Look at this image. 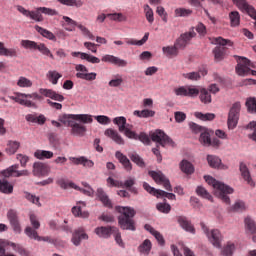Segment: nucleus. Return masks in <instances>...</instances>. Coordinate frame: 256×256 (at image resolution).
Masks as SVG:
<instances>
[{"mask_svg": "<svg viewBox=\"0 0 256 256\" xmlns=\"http://www.w3.org/2000/svg\"><path fill=\"white\" fill-rule=\"evenodd\" d=\"M17 11H19V13H22V15H25V17H30V19H33L34 21H43V16L39 14V12L29 11L23 6H17Z\"/></svg>", "mask_w": 256, "mask_h": 256, "instance_id": "19", "label": "nucleus"}, {"mask_svg": "<svg viewBox=\"0 0 256 256\" xmlns=\"http://www.w3.org/2000/svg\"><path fill=\"white\" fill-rule=\"evenodd\" d=\"M32 173L34 177H45L47 175V166L42 162H35Z\"/></svg>", "mask_w": 256, "mask_h": 256, "instance_id": "22", "label": "nucleus"}, {"mask_svg": "<svg viewBox=\"0 0 256 256\" xmlns=\"http://www.w3.org/2000/svg\"><path fill=\"white\" fill-rule=\"evenodd\" d=\"M104 135H106V137H110V139H113L117 143V145H125V140H123V137L119 135V132H117V130L108 128L105 130Z\"/></svg>", "mask_w": 256, "mask_h": 256, "instance_id": "23", "label": "nucleus"}, {"mask_svg": "<svg viewBox=\"0 0 256 256\" xmlns=\"http://www.w3.org/2000/svg\"><path fill=\"white\" fill-rule=\"evenodd\" d=\"M20 147H21V142L17 140H8L5 151L7 155H15L16 152L19 151Z\"/></svg>", "mask_w": 256, "mask_h": 256, "instance_id": "25", "label": "nucleus"}, {"mask_svg": "<svg viewBox=\"0 0 256 256\" xmlns=\"http://www.w3.org/2000/svg\"><path fill=\"white\" fill-rule=\"evenodd\" d=\"M87 133V126L74 122L71 126V134L76 135V137H85Z\"/></svg>", "mask_w": 256, "mask_h": 256, "instance_id": "24", "label": "nucleus"}, {"mask_svg": "<svg viewBox=\"0 0 256 256\" xmlns=\"http://www.w3.org/2000/svg\"><path fill=\"white\" fill-rule=\"evenodd\" d=\"M140 253H146L148 254L149 251H151V240L146 239L144 242L139 246Z\"/></svg>", "mask_w": 256, "mask_h": 256, "instance_id": "60", "label": "nucleus"}, {"mask_svg": "<svg viewBox=\"0 0 256 256\" xmlns=\"http://www.w3.org/2000/svg\"><path fill=\"white\" fill-rule=\"evenodd\" d=\"M195 35H197V33H195V31H190V32H186L184 34H182L174 43V45L176 46V48L178 49H185L187 47V45H189V41H191L193 39V37H195Z\"/></svg>", "mask_w": 256, "mask_h": 256, "instance_id": "11", "label": "nucleus"}, {"mask_svg": "<svg viewBox=\"0 0 256 256\" xmlns=\"http://www.w3.org/2000/svg\"><path fill=\"white\" fill-rule=\"evenodd\" d=\"M177 222L179 223L180 227L184 229V231H187L188 233H192V235H195V226L187 219L185 216H177Z\"/></svg>", "mask_w": 256, "mask_h": 256, "instance_id": "16", "label": "nucleus"}, {"mask_svg": "<svg viewBox=\"0 0 256 256\" xmlns=\"http://www.w3.org/2000/svg\"><path fill=\"white\" fill-rule=\"evenodd\" d=\"M10 247L13 248L14 251H16V253H18L21 256H29V252L20 244L11 242Z\"/></svg>", "mask_w": 256, "mask_h": 256, "instance_id": "54", "label": "nucleus"}, {"mask_svg": "<svg viewBox=\"0 0 256 256\" xmlns=\"http://www.w3.org/2000/svg\"><path fill=\"white\" fill-rule=\"evenodd\" d=\"M118 213H120L118 217V225L124 231H136L137 227L135 226V220L133 217L136 215L135 209L127 206V207H117Z\"/></svg>", "mask_w": 256, "mask_h": 256, "instance_id": "1", "label": "nucleus"}, {"mask_svg": "<svg viewBox=\"0 0 256 256\" xmlns=\"http://www.w3.org/2000/svg\"><path fill=\"white\" fill-rule=\"evenodd\" d=\"M196 194L203 199L213 202V196H211V194L203 186H198L196 188Z\"/></svg>", "mask_w": 256, "mask_h": 256, "instance_id": "43", "label": "nucleus"}, {"mask_svg": "<svg viewBox=\"0 0 256 256\" xmlns=\"http://www.w3.org/2000/svg\"><path fill=\"white\" fill-rule=\"evenodd\" d=\"M17 86L22 88L33 87V82L29 78L21 76L17 81Z\"/></svg>", "mask_w": 256, "mask_h": 256, "instance_id": "57", "label": "nucleus"}, {"mask_svg": "<svg viewBox=\"0 0 256 256\" xmlns=\"http://www.w3.org/2000/svg\"><path fill=\"white\" fill-rule=\"evenodd\" d=\"M39 93L32 94H20V97H24L25 99H34V101H43V97H48L49 99H53V101H59L60 103L65 101V96L55 92L53 89L40 88Z\"/></svg>", "mask_w": 256, "mask_h": 256, "instance_id": "5", "label": "nucleus"}, {"mask_svg": "<svg viewBox=\"0 0 256 256\" xmlns=\"http://www.w3.org/2000/svg\"><path fill=\"white\" fill-rule=\"evenodd\" d=\"M229 19L231 23V27H239V23H241V15L238 11H232L229 13Z\"/></svg>", "mask_w": 256, "mask_h": 256, "instance_id": "41", "label": "nucleus"}, {"mask_svg": "<svg viewBox=\"0 0 256 256\" xmlns=\"http://www.w3.org/2000/svg\"><path fill=\"white\" fill-rule=\"evenodd\" d=\"M199 99L201 101V103H204V105H209V103H211L212 98H211V93L209 92V90H207V88H201L199 89Z\"/></svg>", "mask_w": 256, "mask_h": 256, "instance_id": "33", "label": "nucleus"}, {"mask_svg": "<svg viewBox=\"0 0 256 256\" xmlns=\"http://www.w3.org/2000/svg\"><path fill=\"white\" fill-rule=\"evenodd\" d=\"M212 43L217 45L212 52L214 59L217 62L223 61V59L229 55V48H227V46L233 47V42L229 39H224L223 37L214 38Z\"/></svg>", "mask_w": 256, "mask_h": 256, "instance_id": "4", "label": "nucleus"}, {"mask_svg": "<svg viewBox=\"0 0 256 256\" xmlns=\"http://www.w3.org/2000/svg\"><path fill=\"white\" fill-rule=\"evenodd\" d=\"M133 115H135L136 117H140L143 119H147L149 117H155V111L153 110H149V109H144L142 111L140 110H135L133 112Z\"/></svg>", "mask_w": 256, "mask_h": 256, "instance_id": "40", "label": "nucleus"}, {"mask_svg": "<svg viewBox=\"0 0 256 256\" xmlns=\"http://www.w3.org/2000/svg\"><path fill=\"white\" fill-rule=\"evenodd\" d=\"M108 19L110 21H117L118 23H123V21H127V17L123 15V13H112L107 14Z\"/></svg>", "mask_w": 256, "mask_h": 256, "instance_id": "52", "label": "nucleus"}, {"mask_svg": "<svg viewBox=\"0 0 256 256\" xmlns=\"http://www.w3.org/2000/svg\"><path fill=\"white\" fill-rule=\"evenodd\" d=\"M199 141L204 147H211V134L207 129L201 132Z\"/></svg>", "mask_w": 256, "mask_h": 256, "instance_id": "38", "label": "nucleus"}, {"mask_svg": "<svg viewBox=\"0 0 256 256\" xmlns=\"http://www.w3.org/2000/svg\"><path fill=\"white\" fill-rule=\"evenodd\" d=\"M180 169L183 173H186V175H192V173H195V167H193V164L187 160L181 161Z\"/></svg>", "mask_w": 256, "mask_h": 256, "instance_id": "35", "label": "nucleus"}, {"mask_svg": "<svg viewBox=\"0 0 256 256\" xmlns=\"http://www.w3.org/2000/svg\"><path fill=\"white\" fill-rule=\"evenodd\" d=\"M62 19L65 22L62 26L65 27L67 25V27H65L66 31H73V27H77L79 25L75 20L69 18V16H63Z\"/></svg>", "mask_w": 256, "mask_h": 256, "instance_id": "47", "label": "nucleus"}, {"mask_svg": "<svg viewBox=\"0 0 256 256\" xmlns=\"http://www.w3.org/2000/svg\"><path fill=\"white\" fill-rule=\"evenodd\" d=\"M151 140L154 141V143H159L161 147H165L166 145H170V147H175V142L171 137H169L165 132L161 130H156L152 134H150ZM159 145L156 146V148L152 149V152L154 155H156L158 162L161 163L163 158L161 157V152L159 151Z\"/></svg>", "mask_w": 256, "mask_h": 256, "instance_id": "3", "label": "nucleus"}, {"mask_svg": "<svg viewBox=\"0 0 256 256\" xmlns=\"http://www.w3.org/2000/svg\"><path fill=\"white\" fill-rule=\"evenodd\" d=\"M75 118L80 123H93V116L91 114H76Z\"/></svg>", "mask_w": 256, "mask_h": 256, "instance_id": "55", "label": "nucleus"}, {"mask_svg": "<svg viewBox=\"0 0 256 256\" xmlns=\"http://www.w3.org/2000/svg\"><path fill=\"white\" fill-rule=\"evenodd\" d=\"M239 171L244 181H246L248 185H253V179L251 178V172H249V168L247 167V164H245L244 162H241L239 166Z\"/></svg>", "mask_w": 256, "mask_h": 256, "instance_id": "26", "label": "nucleus"}, {"mask_svg": "<svg viewBox=\"0 0 256 256\" xmlns=\"http://www.w3.org/2000/svg\"><path fill=\"white\" fill-rule=\"evenodd\" d=\"M36 13H39V15H41V13H44V15L53 16V15H57V10L47 8V7H39L37 8Z\"/></svg>", "mask_w": 256, "mask_h": 256, "instance_id": "61", "label": "nucleus"}, {"mask_svg": "<svg viewBox=\"0 0 256 256\" xmlns=\"http://www.w3.org/2000/svg\"><path fill=\"white\" fill-rule=\"evenodd\" d=\"M115 157L116 159H118L119 163L123 165L125 171H132L133 164H131V160H129L126 155L121 153V151H116Z\"/></svg>", "mask_w": 256, "mask_h": 256, "instance_id": "21", "label": "nucleus"}, {"mask_svg": "<svg viewBox=\"0 0 256 256\" xmlns=\"http://www.w3.org/2000/svg\"><path fill=\"white\" fill-rule=\"evenodd\" d=\"M53 152L47 150H36L34 152V157L43 161L44 159H53Z\"/></svg>", "mask_w": 256, "mask_h": 256, "instance_id": "36", "label": "nucleus"}, {"mask_svg": "<svg viewBox=\"0 0 256 256\" xmlns=\"http://www.w3.org/2000/svg\"><path fill=\"white\" fill-rule=\"evenodd\" d=\"M195 117H197V119H201V121H213V119H215V114L214 113L203 114L201 112H196Z\"/></svg>", "mask_w": 256, "mask_h": 256, "instance_id": "59", "label": "nucleus"}, {"mask_svg": "<svg viewBox=\"0 0 256 256\" xmlns=\"http://www.w3.org/2000/svg\"><path fill=\"white\" fill-rule=\"evenodd\" d=\"M200 226L212 245L218 248L221 247V232L218 229H213L209 232V228L203 222L200 223Z\"/></svg>", "mask_w": 256, "mask_h": 256, "instance_id": "7", "label": "nucleus"}, {"mask_svg": "<svg viewBox=\"0 0 256 256\" xmlns=\"http://www.w3.org/2000/svg\"><path fill=\"white\" fill-rule=\"evenodd\" d=\"M149 40V32H146L141 40H135V39H128L126 40L127 45H138V47H141V45H145L147 41Z\"/></svg>", "mask_w": 256, "mask_h": 256, "instance_id": "44", "label": "nucleus"}, {"mask_svg": "<svg viewBox=\"0 0 256 256\" xmlns=\"http://www.w3.org/2000/svg\"><path fill=\"white\" fill-rule=\"evenodd\" d=\"M46 77H47L48 81L50 83H52V85H57V83H59V79H61V77H63V75H61L59 72H57L55 70H50L46 74Z\"/></svg>", "mask_w": 256, "mask_h": 256, "instance_id": "37", "label": "nucleus"}, {"mask_svg": "<svg viewBox=\"0 0 256 256\" xmlns=\"http://www.w3.org/2000/svg\"><path fill=\"white\" fill-rule=\"evenodd\" d=\"M128 157L131 159V161L133 163H135L136 165H138V167H145V161L143 160V158H141V156H139V154H137L136 152H131L128 154Z\"/></svg>", "mask_w": 256, "mask_h": 256, "instance_id": "45", "label": "nucleus"}, {"mask_svg": "<svg viewBox=\"0 0 256 256\" xmlns=\"http://www.w3.org/2000/svg\"><path fill=\"white\" fill-rule=\"evenodd\" d=\"M207 162L213 169H229L227 165L221 163V158L215 155H208Z\"/></svg>", "mask_w": 256, "mask_h": 256, "instance_id": "20", "label": "nucleus"}, {"mask_svg": "<svg viewBox=\"0 0 256 256\" xmlns=\"http://www.w3.org/2000/svg\"><path fill=\"white\" fill-rule=\"evenodd\" d=\"M87 239H89V235L85 233V229L78 228L73 232L71 241L75 247H79V245H81V241H87Z\"/></svg>", "mask_w": 256, "mask_h": 256, "instance_id": "12", "label": "nucleus"}, {"mask_svg": "<svg viewBox=\"0 0 256 256\" xmlns=\"http://www.w3.org/2000/svg\"><path fill=\"white\" fill-rule=\"evenodd\" d=\"M57 2L67 7H83V1L81 0H57Z\"/></svg>", "mask_w": 256, "mask_h": 256, "instance_id": "50", "label": "nucleus"}, {"mask_svg": "<svg viewBox=\"0 0 256 256\" xmlns=\"http://www.w3.org/2000/svg\"><path fill=\"white\" fill-rule=\"evenodd\" d=\"M75 70L80 71L76 73L77 79H84V81H95V79H97V73H89V70L85 65L78 64L76 65Z\"/></svg>", "mask_w": 256, "mask_h": 256, "instance_id": "10", "label": "nucleus"}, {"mask_svg": "<svg viewBox=\"0 0 256 256\" xmlns=\"http://www.w3.org/2000/svg\"><path fill=\"white\" fill-rule=\"evenodd\" d=\"M114 231H117V227L115 226H101L95 228L94 233H96L98 237H102L103 239H109V237L113 235Z\"/></svg>", "mask_w": 256, "mask_h": 256, "instance_id": "13", "label": "nucleus"}, {"mask_svg": "<svg viewBox=\"0 0 256 256\" xmlns=\"http://www.w3.org/2000/svg\"><path fill=\"white\" fill-rule=\"evenodd\" d=\"M16 169H19V164L12 165L8 169L3 170L1 175L4 177V179H9V177L13 176V173H15Z\"/></svg>", "mask_w": 256, "mask_h": 256, "instance_id": "56", "label": "nucleus"}, {"mask_svg": "<svg viewBox=\"0 0 256 256\" xmlns=\"http://www.w3.org/2000/svg\"><path fill=\"white\" fill-rule=\"evenodd\" d=\"M96 195L98 197V199L101 201V203H103L104 207H113V204L111 203V200L109 199V196H107V194L105 193V191L103 190V188H98Z\"/></svg>", "mask_w": 256, "mask_h": 256, "instance_id": "29", "label": "nucleus"}, {"mask_svg": "<svg viewBox=\"0 0 256 256\" xmlns=\"http://www.w3.org/2000/svg\"><path fill=\"white\" fill-rule=\"evenodd\" d=\"M57 185L61 187V189H78V186L73 182H69L63 178L57 180Z\"/></svg>", "mask_w": 256, "mask_h": 256, "instance_id": "49", "label": "nucleus"}, {"mask_svg": "<svg viewBox=\"0 0 256 256\" xmlns=\"http://www.w3.org/2000/svg\"><path fill=\"white\" fill-rule=\"evenodd\" d=\"M20 45L24 49H34V51H37V48L39 47V43L31 40H22Z\"/></svg>", "mask_w": 256, "mask_h": 256, "instance_id": "53", "label": "nucleus"}, {"mask_svg": "<svg viewBox=\"0 0 256 256\" xmlns=\"http://www.w3.org/2000/svg\"><path fill=\"white\" fill-rule=\"evenodd\" d=\"M245 225H246V229L247 231H249V233H256V225H255V221H253L251 218H246L245 219Z\"/></svg>", "mask_w": 256, "mask_h": 256, "instance_id": "63", "label": "nucleus"}, {"mask_svg": "<svg viewBox=\"0 0 256 256\" xmlns=\"http://www.w3.org/2000/svg\"><path fill=\"white\" fill-rule=\"evenodd\" d=\"M58 121L63 123L65 127H72L75 121H77L76 114H63L59 116Z\"/></svg>", "mask_w": 256, "mask_h": 256, "instance_id": "27", "label": "nucleus"}, {"mask_svg": "<svg viewBox=\"0 0 256 256\" xmlns=\"http://www.w3.org/2000/svg\"><path fill=\"white\" fill-rule=\"evenodd\" d=\"M0 191L5 195H11L13 193V186L6 178L0 179Z\"/></svg>", "mask_w": 256, "mask_h": 256, "instance_id": "31", "label": "nucleus"}, {"mask_svg": "<svg viewBox=\"0 0 256 256\" xmlns=\"http://www.w3.org/2000/svg\"><path fill=\"white\" fill-rule=\"evenodd\" d=\"M114 125L118 126V131L123 133L125 128L127 127V118L120 116L113 119Z\"/></svg>", "mask_w": 256, "mask_h": 256, "instance_id": "39", "label": "nucleus"}, {"mask_svg": "<svg viewBox=\"0 0 256 256\" xmlns=\"http://www.w3.org/2000/svg\"><path fill=\"white\" fill-rule=\"evenodd\" d=\"M24 233H25V235H27V237H29V239H34L35 241H45V242L51 243V238L49 236H46V237L39 236L37 231L32 229L31 226L26 227L24 230Z\"/></svg>", "mask_w": 256, "mask_h": 256, "instance_id": "17", "label": "nucleus"}, {"mask_svg": "<svg viewBox=\"0 0 256 256\" xmlns=\"http://www.w3.org/2000/svg\"><path fill=\"white\" fill-rule=\"evenodd\" d=\"M246 129H250V131H253L252 134H249L248 137L256 143V122L252 121L247 126Z\"/></svg>", "mask_w": 256, "mask_h": 256, "instance_id": "62", "label": "nucleus"}, {"mask_svg": "<svg viewBox=\"0 0 256 256\" xmlns=\"http://www.w3.org/2000/svg\"><path fill=\"white\" fill-rule=\"evenodd\" d=\"M35 29L37 33H40L42 37H45V39H49V41H57V37H55V34H53V32L41 26H35Z\"/></svg>", "mask_w": 256, "mask_h": 256, "instance_id": "32", "label": "nucleus"}, {"mask_svg": "<svg viewBox=\"0 0 256 256\" xmlns=\"http://www.w3.org/2000/svg\"><path fill=\"white\" fill-rule=\"evenodd\" d=\"M7 216L10 221V225L13 228V231L16 233H21V224L19 223L17 212H15L14 210H10Z\"/></svg>", "mask_w": 256, "mask_h": 256, "instance_id": "18", "label": "nucleus"}, {"mask_svg": "<svg viewBox=\"0 0 256 256\" xmlns=\"http://www.w3.org/2000/svg\"><path fill=\"white\" fill-rule=\"evenodd\" d=\"M69 161H71L73 165H83V167H88V169H91L95 166V162H93V160L87 159L85 156L70 157Z\"/></svg>", "mask_w": 256, "mask_h": 256, "instance_id": "15", "label": "nucleus"}, {"mask_svg": "<svg viewBox=\"0 0 256 256\" xmlns=\"http://www.w3.org/2000/svg\"><path fill=\"white\" fill-rule=\"evenodd\" d=\"M24 197L30 203H33L34 205H37L38 207H41V202H39V197L38 196L33 195L29 192H24Z\"/></svg>", "mask_w": 256, "mask_h": 256, "instance_id": "58", "label": "nucleus"}, {"mask_svg": "<svg viewBox=\"0 0 256 256\" xmlns=\"http://www.w3.org/2000/svg\"><path fill=\"white\" fill-rule=\"evenodd\" d=\"M162 53L165 57L172 59V57H177V55H179V49L175 44L173 46H164L162 48Z\"/></svg>", "mask_w": 256, "mask_h": 256, "instance_id": "30", "label": "nucleus"}, {"mask_svg": "<svg viewBox=\"0 0 256 256\" xmlns=\"http://www.w3.org/2000/svg\"><path fill=\"white\" fill-rule=\"evenodd\" d=\"M204 179L208 185H212L213 189H215L214 195H216V197L221 199V201L226 203V205L231 204V199L227 195H231V193H233V188L217 181L211 176H204Z\"/></svg>", "mask_w": 256, "mask_h": 256, "instance_id": "2", "label": "nucleus"}, {"mask_svg": "<svg viewBox=\"0 0 256 256\" xmlns=\"http://www.w3.org/2000/svg\"><path fill=\"white\" fill-rule=\"evenodd\" d=\"M144 9V14H145V18L148 21V23L150 25H153V23L155 22V14L153 12V8L151 6H149V4H145L143 6Z\"/></svg>", "mask_w": 256, "mask_h": 256, "instance_id": "34", "label": "nucleus"}, {"mask_svg": "<svg viewBox=\"0 0 256 256\" xmlns=\"http://www.w3.org/2000/svg\"><path fill=\"white\" fill-rule=\"evenodd\" d=\"M236 73L239 75H254L256 76V70H251V68L247 67L246 65L240 64L236 67Z\"/></svg>", "mask_w": 256, "mask_h": 256, "instance_id": "42", "label": "nucleus"}, {"mask_svg": "<svg viewBox=\"0 0 256 256\" xmlns=\"http://www.w3.org/2000/svg\"><path fill=\"white\" fill-rule=\"evenodd\" d=\"M193 15V10L187 8H176L174 10L175 17H191Z\"/></svg>", "mask_w": 256, "mask_h": 256, "instance_id": "46", "label": "nucleus"}, {"mask_svg": "<svg viewBox=\"0 0 256 256\" xmlns=\"http://www.w3.org/2000/svg\"><path fill=\"white\" fill-rule=\"evenodd\" d=\"M246 107H247L249 113H256V99L255 98H249L246 101Z\"/></svg>", "mask_w": 256, "mask_h": 256, "instance_id": "64", "label": "nucleus"}, {"mask_svg": "<svg viewBox=\"0 0 256 256\" xmlns=\"http://www.w3.org/2000/svg\"><path fill=\"white\" fill-rule=\"evenodd\" d=\"M12 99H14L16 103H19V105H24V107H36V104L31 100L21 98V94H19L18 97H13Z\"/></svg>", "mask_w": 256, "mask_h": 256, "instance_id": "51", "label": "nucleus"}, {"mask_svg": "<svg viewBox=\"0 0 256 256\" xmlns=\"http://www.w3.org/2000/svg\"><path fill=\"white\" fill-rule=\"evenodd\" d=\"M239 113H241V103L235 102L228 114V129H235V127H237V123H239Z\"/></svg>", "mask_w": 256, "mask_h": 256, "instance_id": "6", "label": "nucleus"}, {"mask_svg": "<svg viewBox=\"0 0 256 256\" xmlns=\"http://www.w3.org/2000/svg\"><path fill=\"white\" fill-rule=\"evenodd\" d=\"M36 51H39L42 55H45L46 57H50V59H55V56H53L51 50H49V48H47L44 43H38V48H36Z\"/></svg>", "mask_w": 256, "mask_h": 256, "instance_id": "48", "label": "nucleus"}, {"mask_svg": "<svg viewBox=\"0 0 256 256\" xmlns=\"http://www.w3.org/2000/svg\"><path fill=\"white\" fill-rule=\"evenodd\" d=\"M104 63H111L112 65H117L118 67H127V60H123L117 56L106 54L102 57Z\"/></svg>", "mask_w": 256, "mask_h": 256, "instance_id": "14", "label": "nucleus"}, {"mask_svg": "<svg viewBox=\"0 0 256 256\" xmlns=\"http://www.w3.org/2000/svg\"><path fill=\"white\" fill-rule=\"evenodd\" d=\"M174 93L178 97H197L199 95V89L197 86H180L174 89Z\"/></svg>", "mask_w": 256, "mask_h": 256, "instance_id": "9", "label": "nucleus"}, {"mask_svg": "<svg viewBox=\"0 0 256 256\" xmlns=\"http://www.w3.org/2000/svg\"><path fill=\"white\" fill-rule=\"evenodd\" d=\"M148 174L152 179L157 183V185H163L166 191H173V187L171 186V182L164 176L163 172L161 171H149Z\"/></svg>", "mask_w": 256, "mask_h": 256, "instance_id": "8", "label": "nucleus"}, {"mask_svg": "<svg viewBox=\"0 0 256 256\" xmlns=\"http://www.w3.org/2000/svg\"><path fill=\"white\" fill-rule=\"evenodd\" d=\"M79 55L81 59H85L86 61H88V63H93V64L101 63V59L93 55H89L85 52H72V57H79Z\"/></svg>", "mask_w": 256, "mask_h": 256, "instance_id": "28", "label": "nucleus"}]
</instances>
